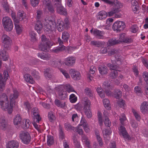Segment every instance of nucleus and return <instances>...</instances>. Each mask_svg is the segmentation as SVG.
Instances as JSON below:
<instances>
[{
	"mask_svg": "<svg viewBox=\"0 0 148 148\" xmlns=\"http://www.w3.org/2000/svg\"><path fill=\"white\" fill-rule=\"evenodd\" d=\"M41 42L39 45L38 48L40 50L43 51H48L52 45L49 39L47 38L45 35L41 37Z\"/></svg>",
	"mask_w": 148,
	"mask_h": 148,
	"instance_id": "f257e3e1",
	"label": "nucleus"
},
{
	"mask_svg": "<svg viewBox=\"0 0 148 148\" xmlns=\"http://www.w3.org/2000/svg\"><path fill=\"white\" fill-rule=\"evenodd\" d=\"M2 23L4 29L6 31L10 32L12 30L13 25L11 19L9 17L6 16L3 17Z\"/></svg>",
	"mask_w": 148,
	"mask_h": 148,
	"instance_id": "f03ea898",
	"label": "nucleus"
},
{
	"mask_svg": "<svg viewBox=\"0 0 148 148\" xmlns=\"http://www.w3.org/2000/svg\"><path fill=\"white\" fill-rule=\"evenodd\" d=\"M107 66L108 67L110 68V69L112 71L110 74V77L112 79H114L117 77L118 75L117 71H120L119 70V66L113 64L112 63V64L110 63H108Z\"/></svg>",
	"mask_w": 148,
	"mask_h": 148,
	"instance_id": "7ed1b4c3",
	"label": "nucleus"
},
{
	"mask_svg": "<svg viewBox=\"0 0 148 148\" xmlns=\"http://www.w3.org/2000/svg\"><path fill=\"white\" fill-rule=\"evenodd\" d=\"M3 74L4 78H3L2 75L0 73V92H2L4 90L6 80L9 77L8 72L7 71H4Z\"/></svg>",
	"mask_w": 148,
	"mask_h": 148,
	"instance_id": "20e7f679",
	"label": "nucleus"
},
{
	"mask_svg": "<svg viewBox=\"0 0 148 148\" xmlns=\"http://www.w3.org/2000/svg\"><path fill=\"white\" fill-rule=\"evenodd\" d=\"M19 136L22 142L25 144H28L31 141V137L30 135L27 132H22L20 134Z\"/></svg>",
	"mask_w": 148,
	"mask_h": 148,
	"instance_id": "39448f33",
	"label": "nucleus"
},
{
	"mask_svg": "<svg viewBox=\"0 0 148 148\" xmlns=\"http://www.w3.org/2000/svg\"><path fill=\"white\" fill-rule=\"evenodd\" d=\"M0 105L3 108H7L9 107L8 97L5 93L0 95Z\"/></svg>",
	"mask_w": 148,
	"mask_h": 148,
	"instance_id": "423d86ee",
	"label": "nucleus"
},
{
	"mask_svg": "<svg viewBox=\"0 0 148 148\" xmlns=\"http://www.w3.org/2000/svg\"><path fill=\"white\" fill-rule=\"evenodd\" d=\"M54 5L57 7V12L60 14L66 15V10L62 6L61 0H54Z\"/></svg>",
	"mask_w": 148,
	"mask_h": 148,
	"instance_id": "0eeeda50",
	"label": "nucleus"
},
{
	"mask_svg": "<svg viewBox=\"0 0 148 148\" xmlns=\"http://www.w3.org/2000/svg\"><path fill=\"white\" fill-rule=\"evenodd\" d=\"M125 27L124 22L119 21L115 22L112 25V28L114 31L120 32L123 30Z\"/></svg>",
	"mask_w": 148,
	"mask_h": 148,
	"instance_id": "6e6552de",
	"label": "nucleus"
},
{
	"mask_svg": "<svg viewBox=\"0 0 148 148\" xmlns=\"http://www.w3.org/2000/svg\"><path fill=\"white\" fill-rule=\"evenodd\" d=\"M90 101L86 99L85 101L84 109L85 114L88 118H90L92 116V114L90 110Z\"/></svg>",
	"mask_w": 148,
	"mask_h": 148,
	"instance_id": "1a4fd4ad",
	"label": "nucleus"
},
{
	"mask_svg": "<svg viewBox=\"0 0 148 148\" xmlns=\"http://www.w3.org/2000/svg\"><path fill=\"white\" fill-rule=\"evenodd\" d=\"M3 43L4 44V47L8 49L10 48L12 43L11 38L5 34H3L1 37Z\"/></svg>",
	"mask_w": 148,
	"mask_h": 148,
	"instance_id": "9d476101",
	"label": "nucleus"
},
{
	"mask_svg": "<svg viewBox=\"0 0 148 148\" xmlns=\"http://www.w3.org/2000/svg\"><path fill=\"white\" fill-rule=\"evenodd\" d=\"M58 94L59 98L63 100L65 99L68 96L67 92L64 90L63 86H61L58 88Z\"/></svg>",
	"mask_w": 148,
	"mask_h": 148,
	"instance_id": "9b49d317",
	"label": "nucleus"
},
{
	"mask_svg": "<svg viewBox=\"0 0 148 148\" xmlns=\"http://www.w3.org/2000/svg\"><path fill=\"white\" fill-rule=\"evenodd\" d=\"M70 37L69 34L67 32H64L62 33V40L60 38H58V42L59 45H62L63 42H67Z\"/></svg>",
	"mask_w": 148,
	"mask_h": 148,
	"instance_id": "f8f14e48",
	"label": "nucleus"
},
{
	"mask_svg": "<svg viewBox=\"0 0 148 148\" xmlns=\"http://www.w3.org/2000/svg\"><path fill=\"white\" fill-rule=\"evenodd\" d=\"M19 95L18 91L15 89H13V93L10 96V104L11 107L13 106V104L15 105V100L18 98Z\"/></svg>",
	"mask_w": 148,
	"mask_h": 148,
	"instance_id": "ddd939ff",
	"label": "nucleus"
},
{
	"mask_svg": "<svg viewBox=\"0 0 148 148\" xmlns=\"http://www.w3.org/2000/svg\"><path fill=\"white\" fill-rule=\"evenodd\" d=\"M114 5L111 11L108 12V16H111L114 14L118 13L121 11L120 6L119 3H114Z\"/></svg>",
	"mask_w": 148,
	"mask_h": 148,
	"instance_id": "4468645a",
	"label": "nucleus"
},
{
	"mask_svg": "<svg viewBox=\"0 0 148 148\" xmlns=\"http://www.w3.org/2000/svg\"><path fill=\"white\" fill-rule=\"evenodd\" d=\"M119 130L120 132V134L122 135L125 140H129L131 139V137L126 131L125 127L123 126H121L119 128Z\"/></svg>",
	"mask_w": 148,
	"mask_h": 148,
	"instance_id": "2eb2a0df",
	"label": "nucleus"
},
{
	"mask_svg": "<svg viewBox=\"0 0 148 148\" xmlns=\"http://www.w3.org/2000/svg\"><path fill=\"white\" fill-rule=\"evenodd\" d=\"M69 73L71 77L74 80H79L81 77L80 73L74 69H71L69 71Z\"/></svg>",
	"mask_w": 148,
	"mask_h": 148,
	"instance_id": "dca6fc26",
	"label": "nucleus"
},
{
	"mask_svg": "<svg viewBox=\"0 0 148 148\" xmlns=\"http://www.w3.org/2000/svg\"><path fill=\"white\" fill-rule=\"evenodd\" d=\"M105 32L103 31H101L96 29H94L93 32V35L98 39H103L104 38L103 35Z\"/></svg>",
	"mask_w": 148,
	"mask_h": 148,
	"instance_id": "f3484780",
	"label": "nucleus"
},
{
	"mask_svg": "<svg viewBox=\"0 0 148 148\" xmlns=\"http://www.w3.org/2000/svg\"><path fill=\"white\" fill-rule=\"evenodd\" d=\"M32 113L34 115L33 121L39 122L41 120V118L38 114V109L36 108L32 109Z\"/></svg>",
	"mask_w": 148,
	"mask_h": 148,
	"instance_id": "a211bd4d",
	"label": "nucleus"
},
{
	"mask_svg": "<svg viewBox=\"0 0 148 148\" xmlns=\"http://www.w3.org/2000/svg\"><path fill=\"white\" fill-rule=\"evenodd\" d=\"M49 64L52 66L54 67L60 66L62 64L61 61L60 59L56 58H53L52 60H50Z\"/></svg>",
	"mask_w": 148,
	"mask_h": 148,
	"instance_id": "6ab92c4d",
	"label": "nucleus"
},
{
	"mask_svg": "<svg viewBox=\"0 0 148 148\" xmlns=\"http://www.w3.org/2000/svg\"><path fill=\"white\" fill-rule=\"evenodd\" d=\"M141 112L144 114L148 112V102L144 101L141 104L140 107Z\"/></svg>",
	"mask_w": 148,
	"mask_h": 148,
	"instance_id": "aec40b11",
	"label": "nucleus"
},
{
	"mask_svg": "<svg viewBox=\"0 0 148 148\" xmlns=\"http://www.w3.org/2000/svg\"><path fill=\"white\" fill-rule=\"evenodd\" d=\"M75 58L73 57H69L65 60V64L68 66H72L75 62Z\"/></svg>",
	"mask_w": 148,
	"mask_h": 148,
	"instance_id": "412c9836",
	"label": "nucleus"
},
{
	"mask_svg": "<svg viewBox=\"0 0 148 148\" xmlns=\"http://www.w3.org/2000/svg\"><path fill=\"white\" fill-rule=\"evenodd\" d=\"M110 86L109 82L105 81L103 84V88L104 90L105 93L107 95H109L110 94V92L109 91L110 88Z\"/></svg>",
	"mask_w": 148,
	"mask_h": 148,
	"instance_id": "4be33fe9",
	"label": "nucleus"
},
{
	"mask_svg": "<svg viewBox=\"0 0 148 148\" xmlns=\"http://www.w3.org/2000/svg\"><path fill=\"white\" fill-rule=\"evenodd\" d=\"M19 143L16 141L13 140L9 141L7 145V148H17Z\"/></svg>",
	"mask_w": 148,
	"mask_h": 148,
	"instance_id": "5701e85b",
	"label": "nucleus"
},
{
	"mask_svg": "<svg viewBox=\"0 0 148 148\" xmlns=\"http://www.w3.org/2000/svg\"><path fill=\"white\" fill-rule=\"evenodd\" d=\"M37 55L39 58L44 60H49L51 58L50 54L48 53H44L43 52L40 53H38Z\"/></svg>",
	"mask_w": 148,
	"mask_h": 148,
	"instance_id": "b1692460",
	"label": "nucleus"
},
{
	"mask_svg": "<svg viewBox=\"0 0 148 148\" xmlns=\"http://www.w3.org/2000/svg\"><path fill=\"white\" fill-rule=\"evenodd\" d=\"M51 69L50 68H47L45 69L44 74L45 77L47 79H50L52 78L53 75L51 74Z\"/></svg>",
	"mask_w": 148,
	"mask_h": 148,
	"instance_id": "393cba45",
	"label": "nucleus"
},
{
	"mask_svg": "<svg viewBox=\"0 0 148 148\" xmlns=\"http://www.w3.org/2000/svg\"><path fill=\"white\" fill-rule=\"evenodd\" d=\"M97 16L98 19L102 20L105 19L107 16H108V13L107 14L105 11L102 10L99 12Z\"/></svg>",
	"mask_w": 148,
	"mask_h": 148,
	"instance_id": "a878e982",
	"label": "nucleus"
},
{
	"mask_svg": "<svg viewBox=\"0 0 148 148\" xmlns=\"http://www.w3.org/2000/svg\"><path fill=\"white\" fill-rule=\"evenodd\" d=\"M42 28V24L41 21H37L35 25V29L38 33H41Z\"/></svg>",
	"mask_w": 148,
	"mask_h": 148,
	"instance_id": "bb28decb",
	"label": "nucleus"
},
{
	"mask_svg": "<svg viewBox=\"0 0 148 148\" xmlns=\"http://www.w3.org/2000/svg\"><path fill=\"white\" fill-rule=\"evenodd\" d=\"M90 45L97 47H101L103 45V42L99 40H92L90 42Z\"/></svg>",
	"mask_w": 148,
	"mask_h": 148,
	"instance_id": "cd10ccee",
	"label": "nucleus"
},
{
	"mask_svg": "<svg viewBox=\"0 0 148 148\" xmlns=\"http://www.w3.org/2000/svg\"><path fill=\"white\" fill-rule=\"evenodd\" d=\"M21 118L19 114L16 115L14 119V123L15 125H21L22 124Z\"/></svg>",
	"mask_w": 148,
	"mask_h": 148,
	"instance_id": "c85d7f7f",
	"label": "nucleus"
},
{
	"mask_svg": "<svg viewBox=\"0 0 148 148\" xmlns=\"http://www.w3.org/2000/svg\"><path fill=\"white\" fill-rule=\"evenodd\" d=\"M119 41L117 38H110L108 41V42L109 45L110 46H113L115 45L120 44Z\"/></svg>",
	"mask_w": 148,
	"mask_h": 148,
	"instance_id": "c756f323",
	"label": "nucleus"
},
{
	"mask_svg": "<svg viewBox=\"0 0 148 148\" xmlns=\"http://www.w3.org/2000/svg\"><path fill=\"white\" fill-rule=\"evenodd\" d=\"M98 69L99 73L102 75L107 74L108 71L107 67L105 66H101L99 67Z\"/></svg>",
	"mask_w": 148,
	"mask_h": 148,
	"instance_id": "7c9ffc66",
	"label": "nucleus"
},
{
	"mask_svg": "<svg viewBox=\"0 0 148 148\" xmlns=\"http://www.w3.org/2000/svg\"><path fill=\"white\" fill-rule=\"evenodd\" d=\"M55 104L58 107L64 108L66 107L65 102H62L58 99H56L55 101Z\"/></svg>",
	"mask_w": 148,
	"mask_h": 148,
	"instance_id": "2f4dec72",
	"label": "nucleus"
},
{
	"mask_svg": "<svg viewBox=\"0 0 148 148\" xmlns=\"http://www.w3.org/2000/svg\"><path fill=\"white\" fill-rule=\"evenodd\" d=\"M0 55L3 61H6L8 59V54L5 50L0 51Z\"/></svg>",
	"mask_w": 148,
	"mask_h": 148,
	"instance_id": "473e14b6",
	"label": "nucleus"
},
{
	"mask_svg": "<svg viewBox=\"0 0 148 148\" xmlns=\"http://www.w3.org/2000/svg\"><path fill=\"white\" fill-rule=\"evenodd\" d=\"M24 78L25 81L27 82H29L31 84H33L34 82L32 77L29 74H25L24 75Z\"/></svg>",
	"mask_w": 148,
	"mask_h": 148,
	"instance_id": "72a5a7b5",
	"label": "nucleus"
},
{
	"mask_svg": "<svg viewBox=\"0 0 148 148\" xmlns=\"http://www.w3.org/2000/svg\"><path fill=\"white\" fill-rule=\"evenodd\" d=\"M60 46L58 47L56 49H53V51L54 53H58L62 51L65 50V47L63 45H60Z\"/></svg>",
	"mask_w": 148,
	"mask_h": 148,
	"instance_id": "f704fd0d",
	"label": "nucleus"
},
{
	"mask_svg": "<svg viewBox=\"0 0 148 148\" xmlns=\"http://www.w3.org/2000/svg\"><path fill=\"white\" fill-rule=\"evenodd\" d=\"M24 12L22 10H20L17 13V18L20 21H22L25 18Z\"/></svg>",
	"mask_w": 148,
	"mask_h": 148,
	"instance_id": "c9c22d12",
	"label": "nucleus"
},
{
	"mask_svg": "<svg viewBox=\"0 0 148 148\" xmlns=\"http://www.w3.org/2000/svg\"><path fill=\"white\" fill-rule=\"evenodd\" d=\"M54 143L53 137L50 135L47 136V144L48 145L50 146Z\"/></svg>",
	"mask_w": 148,
	"mask_h": 148,
	"instance_id": "e433bc0d",
	"label": "nucleus"
},
{
	"mask_svg": "<svg viewBox=\"0 0 148 148\" xmlns=\"http://www.w3.org/2000/svg\"><path fill=\"white\" fill-rule=\"evenodd\" d=\"M86 94L90 97L92 98L93 96V91L91 89L88 88H86L84 90Z\"/></svg>",
	"mask_w": 148,
	"mask_h": 148,
	"instance_id": "4c0bfd02",
	"label": "nucleus"
},
{
	"mask_svg": "<svg viewBox=\"0 0 148 148\" xmlns=\"http://www.w3.org/2000/svg\"><path fill=\"white\" fill-rule=\"evenodd\" d=\"M3 7L5 12L10 13L11 9L10 8L9 6L8 2H4L3 3Z\"/></svg>",
	"mask_w": 148,
	"mask_h": 148,
	"instance_id": "58836bf2",
	"label": "nucleus"
},
{
	"mask_svg": "<svg viewBox=\"0 0 148 148\" xmlns=\"http://www.w3.org/2000/svg\"><path fill=\"white\" fill-rule=\"evenodd\" d=\"M7 122L5 119H0V128L2 129L5 128L7 126Z\"/></svg>",
	"mask_w": 148,
	"mask_h": 148,
	"instance_id": "ea45409f",
	"label": "nucleus"
},
{
	"mask_svg": "<svg viewBox=\"0 0 148 148\" xmlns=\"http://www.w3.org/2000/svg\"><path fill=\"white\" fill-rule=\"evenodd\" d=\"M64 127L65 129L67 130H72L73 131H75V128L73 127H72V125L69 123H66L64 124Z\"/></svg>",
	"mask_w": 148,
	"mask_h": 148,
	"instance_id": "a19ab883",
	"label": "nucleus"
},
{
	"mask_svg": "<svg viewBox=\"0 0 148 148\" xmlns=\"http://www.w3.org/2000/svg\"><path fill=\"white\" fill-rule=\"evenodd\" d=\"M49 23L47 24H46L45 26V31L47 32H48L49 33H51L52 32V29L53 28V27L52 25H51V24H50Z\"/></svg>",
	"mask_w": 148,
	"mask_h": 148,
	"instance_id": "79ce46f5",
	"label": "nucleus"
},
{
	"mask_svg": "<svg viewBox=\"0 0 148 148\" xmlns=\"http://www.w3.org/2000/svg\"><path fill=\"white\" fill-rule=\"evenodd\" d=\"M103 102L105 107L108 110H110V103L109 100L108 99H104L103 100Z\"/></svg>",
	"mask_w": 148,
	"mask_h": 148,
	"instance_id": "37998d69",
	"label": "nucleus"
},
{
	"mask_svg": "<svg viewBox=\"0 0 148 148\" xmlns=\"http://www.w3.org/2000/svg\"><path fill=\"white\" fill-rule=\"evenodd\" d=\"M29 35L31 37V40L33 42L35 41L36 40V34L34 31H31L29 33Z\"/></svg>",
	"mask_w": 148,
	"mask_h": 148,
	"instance_id": "c03bdc74",
	"label": "nucleus"
},
{
	"mask_svg": "<svg viewBox=\"0 0 148 148\" xmlns=\"http://www.w3.org/2000/svg\"><path fill=\"white\" fill-rule=\"evenodd\" d=\"M69 99L71 103H74L77 101V98L74 94H72L70 96Z\"/></svg>",
	"mask_w": 148,
	"mask_h": 148,
	"instance_id": "a18cd8bd",
	"label": "nucleus"
},
{
	"mask_svg": "<svg viewBox=\"0 0 148 148\" xmlns=\"http://www.w3.org/2000/svg\"><path fill=\"white\" fill-rule=\"evenodd\" d=\"M48 117L49 120L51 122L54 121L56 119V117L52 112H50L48 113Z\"/></svg>",
	"mask_w": 148,
	"mask_h": 148,
	"instance_id": "49530a36",
	"label": "nucleus"
},
{
	"mask_svg": "<svg viewBox=\"0 0 148 148\" xmlns=\"http://www.w3.org/2000/svg\"><path fill=\"white\" fill-rule=\"evenodd\" d=\"M122 92L119 90H117L114 94V97L116 99H119L122 96Z\"/></svg>",
	"mask_w": 148,
	"mask_h": 148,
	"instance_id": "de8ad7c7",
	"label": "nucleus"
},
{
	"mask_svg": "<svg viewBox=\"0 0 148 148\" xmlns=\"http://www.w3.org/2000/svg\"><path fill=\"white\" fill-rule=\"evenodd\" d=\"M75 131H74V132H77L78 134L79 135H82L84 134V132L82 129L81 128H80L78 127H76L75 128Z\"/></svg>",
	"mask_w": 148,
	"mask_h": 148,
	"instance_id": "09e8293b",
	"label": "nucleus"
},
{
	"mask_svg": "<svg viewBox=\"0 0 148 148\" xmlns=\"http://www.w3.org/2000/svg\"><path fill=\"white\" fill-rule=\"evenodd\" d=\"M23 125H24V128H27L29 127L30 125V123L29 120L28 119H26L25 120H24V122H23Z\"/></svg>",
	"mask_w": 148,
	"mask_h": 148,
	"instance_id": "8fccbe9b",
	"label": "nucleus"
},
{
	"mask_svg": "<svg viewBox=\"0 0 148 148\" xmlns=\"http://www.w3.org/2000/svg\"><path fill=\"white\" fill-rule=\"evenodd\" d=\"M125 33H123L120 35L119 38L118 39L119 42L121 44L123 42L124 40H125Z\"/></svg>",
	"mask_w": 148,
	"mask_h": 148,
	"instance_id": "3c124183",
	"label": "nucleus"
},
{
	"mask_svg": "<svg viewBox=\"0 0 148 148\" xmlns=\"http://www.w3.org/2000/svg\"><path fill=\"white\" fill-rule=\"evenodd\" d=\"M132 111L136 119L137 120L139 121L140 119V115L134 109H132Z\"/></svg>",
	"mask_w": 148,
	"mask_h": 148,
	"instance_id": "603ef678",
	"label": "nucleus"
},
{
	"mask_svg": "<svg viewBox=\"0 0 148 148\" xmlns=\"http://www.w3.org/2000/svg\"><path fill=\"white\" fill-rule=\"evenodd\" d=\"M96 138L98 142L99 143L100 146H102L103 145V143L102 141V138L98 134H96Z\"/></svg>",
	"mask_w": 148,
	"mask_h": 148,
	"instance_id": "864d4df0",
	"label": "nucleus"
},
{
	"mask_svg": "<svg viewBox=\"0 0 148 148\" xmlns=\"http://www.w3.org/2000/svg\"><path fill=\"white\" fill-rule=\"evenodd\" d=\"M97 114L99 124L100 125H101L103 123V121L102 118V113L98 111Z\"/></svg>",
	"mask_w": 148,
	"mask_h": 148,
	"instance_id": "5fc2aeb1",
	"label": "nucleus"
},
{
	"mask_svg": "<svg viewBox=\"0 0 148 148\" xmlns=\"http://www.w3.org/2000/svg\"><path fill=\"white\" fill-rule=\"evenodd\" d=\"M63 24V25L64 26L65 28L66 27L67 28L70 24L69 19L66 18H65L64 20Z\"/></svg>",
	"mask_w": 148,
	"mask_h": 148,
	"instance_id": "6e6d98bb",
	"label": "nucleus"
},
{
	"mask_svg": "<svg viewBox=\"0 0 148 148\" xmlns=\"http://www.w3.org/2000/svg\"><path fill=\"white\" fill-rule=\"evenodd\" d=\"M115 58L116 59L117 62H119V63L117 64H121V61L122 60V57L120 55L116 54L115 56Z\"/></svg>",
	"mask_w": 148,
	"mask_h": 148,
	"instance_id": "4d7b16f0",
	"label": "nucleus"
},
{
	"mask_svg": "<svg viewBox=\"0 0 148 148\" xmlns=\"http://www.w3.org/2000/svg\"><path fill=\"white\" fill-rule=\"evenodd\" d=\"M126 118L124 114H122L121 115V117H120L119 120L122 125L124 124V121L126 120Z\"/></svg>",
	"mask_w": 148,
	"mask_h": 148,
	"instance_id": "13d9d810",
	"label": "nucleus"
},
{
	"mask_svg": "<svg viewBox=\"0 0 148 148\" xmlns=\"http://www.w3.org/2000/svg\"><path fill=\"white\" fill-rule=\"evenodd\" d=\"M39 2V0H30L31 4L33 7H35L38 5Z\"/></svg>",
	"mask_w": 148,
	"mask_h": 148,
	"instance_id": "bf43d9fd",
	"label": "nucleus"
},
{
	"mask_svg": "<svg viewBox=\"0 0 148 148\" xmlns=\"http://www.w3.org/2000/svg\"><path fill=\"white\" fill-rule=\"evenodd\" d=\"M15 26L17 34H20L22 31L21 27L19 25H16V24H15Z\"/></svg>",
	"mask_w": 148,
	"mask_h": 148,
	"instance_id": "052dcab7",
	"label": "nucleus"
},
{
	"mask_svg": "<svg viewBox=\"0 0 148 148\" xmlns=\"http://www.w3.org/2000/svg\"><path fill=\"white\" fill-rule=\"evenodd\" d=\"M31 75L36 79H39L40 78L38 73L35 70H34L32 72Z\"/></svg>",
	"mask_w": 148,
	"mask_h": 148,
	"instance_id": "680f3d73",
	"label": "nucleus"
},
{
	"mask_svg": "<svg viewBox=\"0 0 148 148\" xmlns=\"http://www.w3.org/2000/svg\"><path fill=\"white\" fill-rule=\"evenodd\" d=\"M60 138L62 140H63L64 137V134L61 127L59 128Z\"/></svg>",
	"mask_w": 148,
	"mask_h": 148,
	"instance_id": "e2e57ef3",
	"label": "nucleus"
},
{
	"mask_svg": "<svg viewBox=\"0 0 148 148\" xmlns=\"http://www.w3.org/2000/svg\"><path fill=\"white\" fill-rule=\"evenodd\" d=\"M58 31L60 32H61L64 30V28L65 27L64 26L62 25L61 23H59L57 26Z\"/></svg>",
	"mask_w": 148,
	"mask_h": 148,
	"instance_id": "0e129e2a",
	"label": "nucleus"
},
{
	"mask_svg": "<svg viewBox=\"0 0 148 148\" xmlns=\"http://www.w3.org/2000/svg\"><path fill=\"white\" fill-rule=\"evenodd\" d=\"M66 90L69 93L74 91L73 88L70 85H66Z\"/></svg>",
	"mask_w": 148,
	"mask_h": 148,
	"instance_id": "69168bd1",
	"label": "nucleus"
},
{
	"mask_svg": "<svg viewBox=\"0 0 148 148\" xmlns=\"http://www.w3.org/2000/svg\"><path fill=\"white\" fill-rule=\"evenodd\" d=\"M104 123L106 126L110 127L111 126V122L108 117L105 118Z\"/></svg>",
	"mask_w": 148,
	"mask_h": 148,
	"instance_id": "338daca9",
	"label": "nucleus"
},
{
	"mask_svg": "<svg viewBox=\"0 0 148 148\" xmlns=\"http://www.w3.org/2000/svg\"><path fill=\"white\" fill-rule=\"evenodd\" d=\"M50 0H44L43 1V4L44 6L47 7L51 4Z\"/></svg>",
	"mask_w": 148,
	"mask_h": 148,
	"instance_id": "774afa93",
	"label": "nucleus"
}]
</instances>
